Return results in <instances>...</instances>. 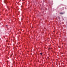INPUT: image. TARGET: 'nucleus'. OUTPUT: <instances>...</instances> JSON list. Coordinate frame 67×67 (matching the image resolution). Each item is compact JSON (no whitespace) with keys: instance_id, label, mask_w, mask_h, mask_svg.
Returning <instances> with one entry per match:
<instances>
[{"instance_id":"1","label":"nucleus","mask_w":67,"mask_h":67,"mask_svg":"<svg viewBox=\"0 0 67 67\" xmlns=\"http://www.w3.org/2000/svg\"><path fill=\"white\" fill-rule=\"evenodd\" d=\"M59 13L61 14H64V13L60 12Z\"/></svg>"},{"instance_id":"2","label":"nucleus","mask_w":67,"mask_h":67,"mask_svg":"<svg viewBox=\"0 0 67 67\" xmlns=\"http://www.w3.org/2000/svg\"><path fill=\"white\" fill-rule=\"evenodd\" d=\"M7 1V0H5L4 1V3H5V2H6Z\"/></svg>"},{"instance_id":"3","label":"nucleus","mask_w":67,"mask_h":67,"mask_svg":"<svg viewBox=\"0 0 67 67\" xmlns=\"http://www.w3.org/2000/svg\"><path fill=\"white\" fill-rule=\"evenodd\" d=\"M40 54L41 55H42V54H43L42 53H40Z\"/></svg>"},{"instance_id":"4","label":"nucleus","mask_w":67,"mask_h":67,"mask_svg":"<svg viewBox=\"0 0 67 67\" xmlns=\"http://www.w3.org/2000/svg\"><path fill=\"white\" fill-rule=\"evenodd\" d=\"M49 49H51V48H49Z\"/></svg>"},{"instance_id":"5","label":"nucleus","mask_w":67,"mask_h":67,"mask_svg":"<svg viewBox=\"0 0 67 67\" xmlns=\"http://www.w3.org/2000/svg\"><path fill=\"white\" fill-rule=\"evenodd\" d=\"M22 7H23V6H21V8H22Z\"/></svg>"},{"instance_id":"6","label":"nucleus","mask_w":67,"mask_h":67,"mask_svg":"<svg viewBox=\"0 0 67 67\" xmlns=\"http://www.w3.org/2000/svg\"><path fill=\"white\" fill-rule=\"evenodd\" d=\"M50 36H51V35H50Z\"/></svg>"},{"instance_id":"7","label":"nucleus","mask_w":67,"mask_h":67,"mask_svg":"<svg viewBox=\"0 0 67 67\" xmlns=\"http://www.w3.org/2000/svg\"><path fill=\"white\" fill-rule=\"evenodd\" d=\"M6 26H7V25Z\"/></svg>"}]
</instances>
